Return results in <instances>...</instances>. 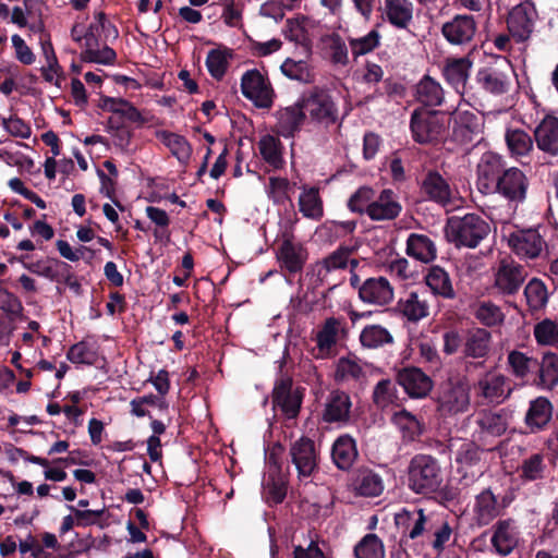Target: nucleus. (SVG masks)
Returning a JSON list of instances; mask_svg holds the SVG:
<instances>
[{
    "label": "nucleus",
    "mask_w": 558,
    "mask_h": 558,
    "mask_svg": "<svg viewBox=\"0 0 558 558\" xmlns=\"http://www.w3.org/2000/svg\"><path fill=\"white\" fill-rule=\"evenodd\" d=\"M442 484V472L437 460L430 456H415L408 470V486L415 494L430 495Z\"/></svg>",
    "instance_id": "1"
},
{
    "label": "nucleus",
    "mask_w": 558,
    "mask_h": 558,
    "mask_svg": "<svg viewBox=\"0 0 558 558\" xmlns=\"http://www.w3.org/2000/svg\"><path fill=\"white\" fill-rule=\"evenodd\" d=\"M489 226L474 214L449 218L446 235L457 246L474 248L488 234Z\"/></svg>",
    "instance_id": "2"
},
{
    "label": "nucleus",
    "mask_w": 558,
    "mask_h": 558,
    "mask_svg": "<svg viewBox=\"0 0 558 558\" xmlns=\"http://www.w3.org/2000/svg\"><path fill=\"white\" fill-rule=\"evenodd\" d=\"M510 499L496 495L490 488H484L469 504V514L473 526L490 524L508 508Z\"/></svg>",
    "instance_id": "3"
},
{
    "label": "nucleus",
    "mask_w": 558,
    "mask_h": 558,
    "mask_svg": "<svg viewBox=\"0 0 558 558\" xmlns=\"http://www.w3.org/2000/svg\"><path fill=\"white\" fill-rule=\"evenodd\" d=\"M305 117L320 124H331L337 120L338 110L331 96L324 89L313 88L299 99Z\"/></svg>",
    "instance_id": "4"
},
{
    "label": "nucleus",
    "mask_w": 558,
    "mask_h": 558,
    "mask_svg": "<svg viewBox=\"0 0 558 558\" xmlns=\"http://www.w3.org/2000/svg\"><path fill=\"white\" fill-rule=\"evenodd\" d=\"M411 132L413 138L421 144L439 140L446 132L447 121L439 111L416 109L411 117Z\"/></svg>",
    "instance_id": "5"
},
{
    "label": "nucleus",
    "mask_w": 558,
    "mask_h": 558,
    "mask_svg": "<svg viewBox=\"0 0 558 558\" xmlns=\"http://www.w3.org/2000/svg\"><path fill=\"white\" fill-rule=\"evenodd\" d=\"M514 77V71L504 57H498L494 62L477 72V82L486 92L500 95L509 90Z\"/></svg>",
    "instance_id": "6"
},
{
    "label": "nucleus",
    "mask_w": 558,
    "mask_h": 558,
    "mask_svg": "<svg viewBox=\"0 0 558 558\" xmlns=\"http://www.w3.org/2000/svg\"><path fill=\"white\" fill-rule=\"evenodd\" d=\"M450 447L454 451L457 471L464 478L470 477V481H474L484 473L486 468L483 461L484 451L475 442L456 440L451 442Z\"/></svg>",
    "instance_id": "7"
},
{
    "label": "nucleus",
    "mask_w": 558,
    "mask_h": 558,
    "mask_svg": "<svg viewBox=\"0 0 558 558\" xmlns=\"http://www.w3.org/2000/svg\"><path fill=\"white\" fill-rule=\"evenodd\" d=\"M471 387L466 379L457 378L447 381L438 397V409L444 415H456L469 409Z\"/></svg>",
    "instance_id": "8"
},
{
    "label": "nucleus",
    "mask_w": 558,
    "mask_h": 558,
    "mask_svg": "<svg viewBox=\"0 0 558 558\" xmlns=\"http://www.w3.org/2000/svg\"><path fill=\"white\" fill-rule=\"evenodd\" d=\"M242 95L258 108H270L275 92L266 73L257 69L244 72L241 77Z\"/></svg>",
    "instance_id": "9"
},
{
    "label": "nucleus",
    "mask_w": 558,
    "mask_h": 558,
    "mask_svg": "<svg viewBox=\"0 0 558 558\" xmlns=\"http://www.w3.org/2000/svg\"><path fill=\"white\" fill-rule=\"evenodd\" d=\"M106 24L105 14L99 12L95 14V23H93L84 35V39L80 45L84 50L80 58L84 62L110 64L116 59V52L108 46L98 49L100 28L104 29Z\"/></svg>",
    "instance_id": "10"
},
{
    "label": "nucleus",
    "mask_w": 558,
    "mask_h": 558,
    "mask_svg": "<svg viewBox=\"0 0 558 558\" xmlns=\"http://www.w3.org/2000/svg\"><path fill=\"white\" fill-rule=\"evenodd\" d=\"M276 257L281 269L290 274H296L303 269L308 253L302 243L294 241L290 232H283Z\"/></svg>",
    "instance_id": "11"
},
{
    "label": "nucleus",
    "mask_w": 558,
    "mask_h": 558,
    "mask_svg": "<svg viewBox=\"0 0 558 558\" xmlns=\"http://www.w3.org/2000/svg\"><path fill=\"white\" fill-rule=\"evenodd\" d=\"M505 170V162L501 156L493 151L484 153L476 167V185L478 191L483 194L495 193V186Z\"/></svg>",
    "instance_id": "12"
},
{
    "label": "nucleus",
    "mask_w": 558,
    "mask_h": 558,
    "mask_svg": "<svg viewBox=\"0 0 558 558\" xmlns=\"http://www.w3.org/2000/svg\"><path fill=\"white\" fill-rule=\"evenodd\" d=\"M537 12L533 3L524 1L515 5L508 16V29L517 41L527 40L534 32Z\"/></svg>",
    "instance_id": "13"
},
{
    "label": "nucleus",
    "mask_w": 558,
    "mask_h": 558,
    "mask_svg": "<svg viewBox=\"0 0 558 558\" xmlns=\"http://www.w3.org/2000/svg\"><path fill=\"white\" fill-rule=\"evenodd\" d=\"M521 531L512 518L498 520L492 529L490 544L500 556L510 555L520 544Z\"/></svg>",
    "instance_id": "14"
},
{
    "label": "nucleus",
    "mask_w": 558,
    "mask_h": 558,
    "mask_svg": "<svg viewBox=\"0 0 558 558\" xmlns=\"http://www.w3.org/2000/svg\"><path fill=\"white\" fill-rule=\"evenodd\" d=\"M529 180L519 168L506 169L495 186V193L500 194L508 202L520 204L526 198Z\"/></svg>",
    "instance_id": "15"
},
{
    "label": "nucleus",
    "mask_w": 558,
    "mask_h": 558,
    "mask_svg": "<svg viewBox=\"0 0 558 558\" xmlns=\"http://www.w3.org/2000/svg\"><path fill=\"white\" fill-rule=\"evenodd\" d=\"M507 242L511 251L522 259L537 258L545 246V241L535 229L511 232Z\"/></svg>",
    "instance_id": "16"
},
{
    "label": "nucleus",
    "mask_w": 558,
    "mask_h": 558,
    "mask_svg": "<svg viewBox=\"0 0 558 558\" xmlns=\"http://www.w3.org/2000/svg\"><path fill=\"white\" fill-rule=\"evenodd\" d=\"M376 373V368L362 362L357 357L343 356L336 363L335 379L344 384H363L368 377L374 376Z\"/></svg>",
    "instance_id": "17"
},
{
    "label": "nucleus",
    "mask_w": 558,
    "mask_h": 558,
    "mask_svg": "<svg viewBox=\"0 0 558 558\" xmlns=\"http://www.w3.org/2000/svg\"><path fill=\"white\" fill-rule=\"evenodd\" d=\"M272 401L274 407L280 409L287 418H294L299 414L302 397L292 389L291 378L282 377L275 385Z\"/></svg>",
    "instance_id": "18"
},
{
    "label": "nucleus",
    "mask_w": 558,
    "mask_h": 558,
    "mask_svg": "<svg viewBox=\"0 0 558 558\" xmlns=\"http://www.w3.org/2000/svg\"><path fill=\"white\" fill-rule=\"evenodd\" d=\"M61 545L53 533L44 532L41 542H38L32 534L21 539L17 549L22 555L29 554L32 558H58L54 554L60 550Z\"/></svg>",
    "instance_id": "19"
},
{
    "label": "nucleus",
    "mask_w": 558,
    "mask_h": 558,
    "mask_svg": "<svg viewBox=\"0 0 558 558\" xmlns=\"http://www.w3.org/2000/svg\"><path fill=\"white\" fill-rule=\"evenodd\" d=\"M476 29L473 16L462 14L446 22L441 27V33L451 45H465L473 39Z\"/></svg>",
    "instance_id": "20"
},
{
    "label": "nucleus",
    "mask_w": 558,
    "mask_h": 558,
    "mask_svg": "<svg viewBox=\"0 0 558 558\" xmlns=\"http://www.w3.org/2000/svg\"><path fill=\"white\" fill-rule=\"evenodd\" d=\"M360 299L374 305L389 304L395 298V290L385 277L366 279L359 289Z\"/></svg>",
    "instance_id": "21"
},
{
    "label": "nucleus",
    "mask_w": 558,
    "mask_h": 558,
    "mask_svg": "<svg viewBox=\"0 0 558 558\" xmlns=\"http://www.w3.org/2000/svg\"><path fill=\"white\" fill-rule=\"evenodd\" d=\"M453 134L462 143H470L480 135L482 130L481 119L473 110L463 108L462 105L452 112Z\"/></svg>",
    "instance_id": "22"
},
{
    "label": "nucleus",
    "mask_w": 558,
    "mask_h": 558,
    "mask_svg": "<svg viewBox=\"0 0 558 558\" xmlns=\"http://www.w3.org/2000/svg\"><path fill=\"white\" fill-rule=\"evenodd\" d=\"M480 395L489 402H502L511 392L508 378L498 372L486 373L477 383Z\"/></svg>",
    "instance_id": "23"
},
{
    "label": "nucleus",
    "mask_w": 558,
    "mask_h": 558,
    "mask_svg": "<svg viewBox=\"0 0 558 558\" xmlns=\"http://www.w3.org/2000/svg\"><path fill=\"white\" fill-rule=\"evenodd\" d=\"M290 454L299 477H310L317 466L314 442L311 439L301 438L292 445Z\"/></svg>",
    "instance_id": "24"
},
{
    "label": "nucleus",
    "mask_w": 558,
    "mask_h": 558,
    "mask_svg": "<svg viewBox=\"0 0 558 558\" xmlns=\"http://www.w3.org/2000/svg\"><path fill=\"white\" fill-rule=\"evenodd\" d=\"M342 331L343 326L341 320L335 317L327 318L324 322V324L318 328L315 336L317 349L316 356L320 359H326L330 356Z\"/></svg>",
    "instance_id": "25"
},
{
    "label": "nucleus",
    "mask_w": 558,
    "mask_h": 558,
    "mask_svg": "<svg viewBox=\"0 0 558 558\" xmlns=\"http://www.w3.org/2000/svg\"><path fill=\"white\" fill-rule=\"evenodd\" d=\"M402 210L398 196L392 190H383L377 197H374L369 206L368 217L374 221L392 220Z\"/></svg>",
    "instance_id": "26"
},
{
    "label": "nucleus",
    "mask_w": 558,
    "mask_h": 558,
    "mask_svg": "<svg viewBox=\"0 0 558 558\" xmlns=\"http://www.w3.org/2000/svg\"><path fill=\"white\" fill-rule=\"evenodd\" d=\"M525 274L523 268L513 260H502L495 274V286L506 294H512L523 283Z\"/></svg>",
    "instance_id": "27"
},
{
    "label": "nucleus",
    "mask_w": 558,
    "mask_h": 558,
    "mask_svg": "<svg viewBox=\"0 0 558 558\" xmlns=\"http://www.w3.org/2000/svg\"><path fill=\"white\" fill-rule=\"evenodd\" d=\"M398 381L412 398H424L433 388L432 379L415 367L404 368L399 372Z\"/></svg>",
    "instance_id": "28"
},
{
    "label": "nucleus",
    "mask_w": 558,
    "mask_h": 558,
    "mask_svg": "<svg viewBox=\"0 0 558 558\" xmlns=\"http://www.w3.org/2000/svg\"><path fill=\"white\" fill-rule=\"evenodd\" d=\"M537 147L551 156L558 155V118L546 116L534 131Z\"/></svg>",
    "instance_id": "29"
},
{
    "label": "nucleus",
    "mask_w": 558,
    "mask_h": 558,
    "mask_svg": "<svg viewBox=\"0 0 558 558\" xmlns=\"http://www.w3.org/2000/svg\"><path fill=\"white\" fill-rule=\"evenodd\" d=\"M472 62L469 58H448L442 68V75L460 95L463 94L470 76Z\"/></svg>",
    "instance_id": "30"
},
{
    "label": "nucleus",
    "mask_w": 558,
    "mask_h": 558,
    "mask_svg": "<svg viewBox=\"0 0 558 558\" xmlns=\"http://www.w3.org/2000/svg\"><path fill=\"white\" fill-rule=\"evenodd\" d=\"M287 494V483L278 465L270 461L263 481V496L268 504L281 502Z\"/></svg>",
    "instance_id": "31"
},
{
    "label": "nucleus",
    "mask_w": 558,
    "mask_h": 558,
    "mask_svg": "<svg viewBox=\"0 0 558 558\" xmlns=\"http://www.w3.org/2000/svg\"><path fill=\"white\" fill-rule=\"evenodd\" d=\"M414 7L410 0H385L383 15L395 27L405 29L412 23Z\"/></svg>",
    "instance_id": "32"
},
{
    "label": "nucleus",
    "mask_w": 558,
    "mask_h": 558,
    "mask_svg": "<svg viewBox=\"0 0 558 558\" xmlns=\"http://www.w3.org/2000/svg\"><path fill=\"white\" fill-rule=\"evenodd\" d=\"M155 136L169 149L171 155L181 165L189 163L193 148L184 136L166 130H157Z\"/></svg>",
    "instance_id": "33"
},
{
    "label": "nucleus",
    "mask_w": 558,
    "mask_h": 558,
    "mask_svg": "<svg viewBox=\"0 0 558 558\" xmlns=\"http://www.w3.org/2000/svg\"><path fill=\"white\" fill-rule=\"evenodd\" d=\"M426 197L442 206L450 203L453 192L448 182L438 172H428L421 185Z\"/></svg>",
    "instance_id": "34"
},
{
    "label": "nucleus",
    "mask_w": 558,
    "mask_h": 558,
    "mask_svg": "<svg viewBox=\"0 0 558 558\" xmlns=\"http://www.w3.org/2000/svg\"><path fill=\"white\" fill-rule=\"evenodd\" d=\"M350 408V397L345 392L333 391L326 401L323 420L328 423H347Z\"/></svg>",
    "instance_id": "35"
},
{
    "label": "nucleus",
    "mask_w": 558,
    "mask_h": 558,
    "mask_svg": "<svg viewBox=\"0 0 558 558\" xmlns=\"http://www.w3.org/2000/svg\"><path fill=\"white\" fill-rule=\"evenodd\" d=\"M553 405L545 397H538L530 402L525 414V424L531 432L542 430L551 420Z\"/></svg>",
    "instance_id": "36"
},
{
    "label": "nucleus",
    "mask_w": 558,
    "mask_h": 558,
    "mask_svg": "<svg viewBox=\"0 0 558 558\" xmlns=\"http://www.w3.org/2000/svg\"><path fill=\"white\" fill-rule=\"evenodd\" d=\"M398 310L408 320L418 322L429 315V303L424 295L411 292L400 299Z\"/></svg>",
    "instance_id": "37"
},
{
    "label": "nucleus",
    "mask_w": 558,
    "mask_h": 558,
    "mask_svg": "<svg viewBox=\"0 0 558 558\" xmlns=\"http://www.w3.org/2000/svg\"><path fill=\"white\" fill-rule=\"evenodd\" d=\"M305 114L300 101L277 112V131L284 137L292 136L301 126Z\"/></svg>",
    "instance_id": "38"
},
{
    "label": "nucleus",
    "mask_w": 558,
    "mask_h": 558,
    "mask_svg": "<svg viewBox=\"0 0 558 558\" xmlns=\"http://www.w3.org/2000/svg\"><path fill=\"white\" fill-rule=\"evenodd\" d=\"M407 254L422 263H429L436 258L437 250L427 235L412 233L407 240Z\"/></svg>",
    "instance_id": "39"
},
{
    "label": "nucleus",
    "mask_w": 558,
    "mask_h": 558,
    "mask_svg": "<svg viewBox=\"0 0 558 558\" xmlns=\"http://www.w3.org/2000/svg\"><path fill=\"white\" fill-rule=\"evenodd\" d=\"M331 457L339 469H349L357 457L355 440L349 435L338 437L332 446Z\"/></svg>",
    "instance_id": "40"
},
{
    "label": "nucleus",
    "mask_w": 558,
    "mask_h": 558,
    "mask_svg": "<svg viewBox=\"0 0 558 558\" xmlns=\"http://www.w3.org/2000/svg\"><path fill=\"white\" fill-rule=\"evenodd\" d=\"M480 439L501 436L508 427V417L504 413L482 412L477 417Z\"/></svg>",
    "instance_id": "41"
},
{
    "label": "nucleus",
    "mask_w": 558,
    "mask_h": 558,
    "mask_svg": "<svg viewBox=\"0 0 558 558\" xmlns=\"http://www.w3.org/2000/svg\"><path fill=\"white\" fill-rule=\"evenodd\" d=\"M415 97L425 106H439L444 100V89L436 80L424 76L416 85Z\"/></svg>",
    "instance_id": "42"
},
{
    "label": "nucleus",
    "mask_w": 558,
    "mask_h": 558,
    "mask_svg": "<svg viewBox=\"0 0 558 558\" xmlns=\"http://www.w3.org/2000/svg\"><path fill=\"white\" fill-rule=\"evenodd\" d=\"M426 284L434 294L446 299L454 298V289L448 272L439 266H433L425 276Z\"/></svg>",
    "instance_id": "43"
},
{
    "label": "nucleus",
    "mask_w": 558,
    "mask_h": 558,
    "mask_svg": "<svg viewBox=\"0 0 558 558\" xmlns=\"http://www.w3.org/2000/svg\"><path fill=\"white\" fill-rule=\"evenodd\" d=\"M299 209L308 219L319 220L323 217V201L318 189L303 187L299 197Z\"/></svg>",
    "instance_id": "44"
},
{
    "label": "nucleus",
    "mask_w": 558,
    "mask_h": 558,
    "mask_svg": "<svg viewBox=\"0 0 558 558\" xmlns=\"http://www.w3.org/2000/svg\"><path fill=\"white\" fill-rule=\"evenodd\" d=\"M505 140L510 155L514 158L527 156L533 149L532 137L521 129H508Z\"/></svg>",
    "instance_id": "45"
},
{
    "label": "nucleus",
    "mask_w": 558,
    "mask_h": 558,
    "mask_svg": "<svg viewBox=\"0 0 558 558\" xmlns=\"http://www.w3.org/2000/svg\"><path fill=\"white\" fill-rule=\"evenodd\" d=\"M233 57V50L219 46L208 52L206 58V66L210 75L217 80H221L229 66V62Z\"/></svg>",
    "instance_id": "46"
},
{
    "label": "nucleus",
    "mask_w": 558,
    "mask_h": 558,
    "mask_svg": "<svg viewBox=\"0 0 558 558\" xmlns=\"http://www.w3.org/2000/svg\"><path fill=\"white\" fill-rule=\"evenodd\" d=\"M280 70L288 78L301 83H311L315 78L313 68L307 60L287 58L281 64Z\"/></svg>",
    "instance_id": "47"
},
{
    "label": "nucleus",
    "mask_w": 558,
    "mask_h": 558,
    "mask_svg": "<svg viewBox=\"0 0 558 558\" xmlns=\"http://www.w3.org/2000/svg\"><path fill=\"white\" fill-rule=\"evenodd\" d=\"M538 386L550 390L558 385V355L546 353L539 364Z\"/></svg>",
    "instance_id": "48"
},
{
    "label": "nucleus",
    "mask_w": 558,
    "mask_h": 558,
    "mask_svg": "<svg viewBox=\"0 0 558 558\" xmlns=\"http://www.w3.org/2000/svg\"><path fill=\"white\" fill-rule=\"evenodd\" d=\"M104 108L113 113H118L131 122L144 124L146 119L142 113L128 100L122 98H106Z\"/></svg>",
    "instance_id": "49"
},
{
    "label": "nucleus",
    "mask_w": 558,
    "mask_h": 558,
    "mask_svg": "<svg viewBox=\"0 0 558 558\" xmlns=\"http://www.w3.org/2000/svg\"><path fill=\"white\" fill-rule=\"evenodd\" d=\"M533 336L539 345L558 349V322L545 318L533 328Z\"/></svg>",
    "instance_id": "50"
},
{
    "label": "nucleus",
    "mask_w": 558,
    "mask_h": 558,
    "mask_svg": "<svg viewBox=\"0 0 558 558\" xmlns=\"http://www.w3.org/2000/svg\"><path fill=\"white\" fill-rule=\"evenodd\" d=\"M354 489L362 496L375 497L384 490V483L378 474L372 471H364L356 478Z\"/></svg>",
    "instance_id": "51"
},
{
    "label": "nucleus",
    "mask_w": 558,
    "mask_h": 558,
    "mask_svg": "<svg viewBox=\"0 0 558 558\" xmlns=\"http://www.w3.org/2000/svg\"><path fill=\"white\" fill-rule=\"evenodd\" d=\"M258 148L263 159L274 168L282 166V153L280 141L272 135H264L258 142Z\"/></svg>",
    "instance_id": "52"
},
{
    "label": "nucleus",
    "mask_w": 558,
    "mask_h": 558,
    "mask_svg": "<svg viewBox=\"0 0 558 558\" xmlns=\"http://www.w3.org/2000/svg\"><path fill=\"white\" fill-rule=\"evenodd\" d=\"M354 554L356 558H385V547L377 535L367 534L357 543Z\"/></svg>",
    "instance_id": "53"
},
{
    "label": "nucleus",
    "mask_w": 558,
    "mask_h": 558,
    "mask_svg": "<svg viewBox=\"0 0 558 558\" xmlns=\"http://www.w3.org/2000/svg\"><path fill=\"white\" fill-rule=\"evenodd\" d=\"M527 305L531 310L543 308L548 301V291L545 283L539 279H532L524 289Z\"/></svg>",
    "instance_id": "54"
},
{
    "label": "nucleus",
    "mask_w": 558,
    "mask_h": 558,
    "mask_svg": "<svg viewBox=\"0 0 558 558\" xmlns=\"http://www.w3.org/2000/svg\"><path fill=\"white\" fill-rule=\"evenodd\" d=\"M350 254L351 251L345 247L330 254L316 265L318 276L324 278L332 270L345 268L350 262Z\"/></svg>",
    "instance_id": "55"
},
{
    "label": "nucleus",
    "mask_w": 558,
    "mask_h": 558,
    "mask_svg": "<svg viewBox=\"0 0 558 558\" xmlns=\"http://www.w3.org/2000/svg\"><path fill=\"white\" fill-rule=\"evenodd\" d=\"M360 340L363 347L366 348H378L392 341L390 332L379 325L366 326L360 336Z\"/></svg>",
    "instance_id": "56"
},
{
    "label": "nucleus",
    "mask_w": 558,
    "mask_h": 558,
    "mask_svg": "<svg viewBox=\"0 0 558 558\" xmlns=\"http://www.w3.org/2000/svg\"><path fill=\"white\" fill-rule=\"evenodd\" d=\"M507 361L512 374L519 378L527 376L536 365L533 357L517 350L509 352Z\"/></svg>",
    "instance_id": "57"
},
{
    "label": "nucleus",
    "mask_w": 558,
    "mask_h": 558,
    "mask_svg": "<svg viewBox=\"0 0 558 558\" xmlns=\"http://www.w3.org/2000/svg\"><path fill=\"white\" fill-rule=\"evenodd\" d=\"M489 333L484 329L473 332L465 343V354L471 357H483L489 349Z\"/></svg>",
    "instance_id": "58"
},
{
    "label": "nucleus",
    "mask_w": 558,
    "mask_h": 558,
    "mask_svg": "<svg viewBox=\"0 0 558 558\" xmlns=\"http://www.w3.org/2000/svg\"><path fill=\"white\" fill-rule=\"evenodd\" d=\"M380 34L373 29L367 35L359 38H350L349 46L354 57L364 56L378 47Z\"/></svg>",
    "instance_id": "59"
},
{
    "label": "nucleus",
    "mask_w": 558,
    "mask_h": 558,
    "mask_svg": "<svg viewBox=\"0 0 558 558\" xmlns=\"http://www.w3.org/2000/svg\"><path fill=\"white\" fill-rule=\"evenodd\" d=\"M267 195L276 204H283L290 201L292 185L286 178L271 177L267 186Z\"/></svg>",
    "instance_id": "60"
},
{
    "label": "nucleus",
    "mask_w": 558,
    "mask_h": 558,
    "mask_svg": "<svg viewBox=\"0 0 558 558\" xmlns=\"http://www.w3.org/2000/svg\"><path fill=\"white\" fill-rule=\"evenodd\" d=\"M306 17L303 15H298L291 19H288L284 27L282 28V34L290 41H294L298 44H304L306 40Z\"/></svg>",
    "instance_id": "61"
},
{
    "label": "nucleus",
    "mask_w": 558,
    "mask_h": 558,
    "mask_svg": "<svg viewBox=\"0 0 558 558\" xmlns=\"http://www.w3.org/2000/svg\"><path fill=\"white\" fill-rule=\"evenodd\" d=\"M476 318L486 326H496L504 322L502 311L492 302H483L475 310Z\"/></svg>",
    "instance_id": "62"
},
{
    "label": "nucleus",
    "mask_w": 558,
    "mask_h": 558,
    "mask_svg": "<svg viewBox=\"0 0 558 558\" xmlns=\"http://www.w3.org/2000/svg\"><path fill=\"white\" fill-rule=\"evenodd\" d=\"M392 422L410 438L421 434V423L413 414L405 410L396 412L392 416Z\"/></svg>",
    "instance_id": "63"
},
{
    "label": "nucleus",
    "mask_w": 558,
    "mask_h": 558,
    "mask_svg": "<svg viewBox=\"0 0 558 558\" xmlns=\"http://www.w3.org/2000/svg\"><path fill=\"white\" fill-rule=\"evenodd\" d=\"M374 201V191L371 187H360L349 199L348 207L351 211L366 214L368 216L369 206Z\"/></svg>",
    "instance_id": "64"
}]
</instances>
